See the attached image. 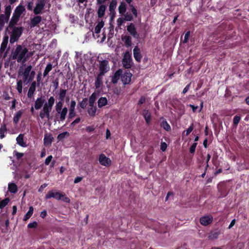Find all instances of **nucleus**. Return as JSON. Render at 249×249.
Masks as SVG:
<instances>
[{"mask_svg": "<svg viewBox=\"0 0 249 249\" xmlns=\"http://www.w3.org/2000/svg\"><path fill=\"white\" fill-rule=\"evenodd\" d=\"M160 125L166 131H170L171 130V127L170 125L168 124V123L165 120H163V121L161 123Z\"/></svg>", "mask_w": 249, "mask_h": 249, "instance_id": "c9c22d12", "label": "nucleus"}, {"mask_svg": "<svg viewBox=\"0 0 249 249\" xmlns=\"http://www.w3.org/2000/svg\"><path fill=\"white\" fill-rule=\"evenodd\" d=\"M69 135H70L69 133L68 132L66 131V132H64L59 134L58 135L57 139L58 141H61V140H63L66 137L69 136Z\"/></svg>", "mask_w": 249, "mask_h": 249, "instance_id": "c03bdc74", "label": "nucleus"}, {"mask_svg": "<svg viewBox=\"0 0 249 249\" xmlns=\"http://www.w3.org/2000/svg\"><path fill=\"white\" fill-rule=\"evenodd\" d=\"M144 118L147 124H149L151 121V115L148 110H145L144 112Z\"/></svg>", "mask_w": 249, "mask_h": 249, "instance_id": "a19ab883", "label": "nucleus"}, {"mask_svg": "<svg viewBox=\"0 0 249 249\" xmlns=\"http://www.w3.org/2000/svg\"><path fill=\"white\" fill-rule=\"evenodd\" d=\"M123 18L124 19V20L126 21H131L132 19V16L130 14L126 13L124 15V17H123Z\"/></svg>", "mask_w": 249, "mask_h": 249, "instance_id": "8fccbe9b", "label": "nucleus"}, {"mask_svg": "<svg viewBox=\"0 0 249 249\" xmlns=\"http://www.w3.org/2000/svg\"><path fill=\"white\" fill-rule=\"evenodd\" d=\"M23 110H20L15 113L13 117V122L14 124H17L18 123L21 116L23 114Z\"/></svg>", "mask_w": 249, "mask_h": 249, "instance_id": "a211bd4d", "label": "nucleus"}, {"mask_svg": "<svg viewBox=\"0 0 249 249\" xmlns=\"http://www.w3.org/2000/svg\"><path fill=\"white\" fill-rule=\"evenodd\" d=\"M75 108H69L68 117L69 119L72 118L76 116Z\"/></svg>", "mask_w": 249, "mask_h": 249, "instance_id": "37998d69", "label": "nucleus"}, {"mask_svg": "<svg viewBox=\"0 0 249 249\" xmlns=\"http://www.w3.org/2000/svg\"><path fill=\"white\" fill-rule=\"evenodd\" d=\"M67 94V90L63 89H60L59 92L58 93L59 101L62 102Z\"/></svg>", "mask_w": 249, "mask_h": 249, "instance_id": "473e14b6", "label": "nucleus"}, {"mask_svg": "<svg viewBox=\"0 0 249 249\" xmlns=\"http://www.w3.org/2000/svg\"><path fill=\"white\" fill-rule=\"evenodd\" d=\"M123 41L124 42L125 44L126 45V46H130L131 44V37L129 36H125L123 38Z\"/></svg>", "mask_w": 249, "mask_h": 249, "instance_id": "a18cd8bd", "label": "nucleus"}, {"mask_svg": "<svg viewBox=\"0 0 249 249\" xmlns=\"http://www.w3.org/2000/svg\"><path fill=\"white\" fill-rule=\"evenodd\" d=\"M12 10V7L10 5H8L5 7V14L3 15H5V17L9 18L10 16L11 15V12Z\"/></svg>", "mask_w": 249, "mask_h": 249, "instance_id": "ea45409f", "label": "nucleus"}, {"mask_svg": "<svg viewBox=\"0 0 249 249\" xmlns=\"http://www.w3.org/2000/svg\"><path fill=\"white\" fill-rule=\"evenodd\" d=\"M19 18V17L13 14L9 22V27H12L14 25L16 24L18 21Z\"/></svg>", "mask_w": 249, "mask_h": 249, "instance_id": "4be33fe9", "label": "nucleus"}, {"mask_svg": "<svg viewBox=\"0 0 249 249\" xmlns=\"http://www.w3.org/2000/svg\"><path fill=\"white\" fill-rule=\"evenodd\" d=\"M34 6V3L32 1H29L27 3V9L29 10H32Z\"/></svg>", "mask_w": 249, "mask_h": 249, "instance_id": "e2e57ef3", "label": "nucleus"}, {"mask_svg": "<svg viewBox=\"0 0 249 249\" xmlns=\"http://www.w3.org/2000/svg\"><path fill=\"white\" fill-rule=\"evenodd\" d=\"M99 162L101 165L105 166H109L111 164V160L110 159L103 154L99 156Z\"/></svg>", "mask_w": 249, "mask_h": 249, "instance_id": "9b49d317", "label": "nucleus"}, {"mask_svg": "<svg viewBox=\"0 0 249 249\" xmlns=\"http://www.w3.org/2000/svg\"><path fill=\"white\" fill-rule=\"evenodd\" d=\"M61 196H62V198L61 200L68 203L70 202V198H68L64 193L62 192Z\"/></svg>", "mask_w": 249, "mask_h": 249, "instance_id": "de8ad7c7", "label": "nucleus"}, {"mask_svg": "<svg viewBox=\"0 0 249 249\" xmlns=\"http://www.w3.org/2000/svg\"><path fill=\"white\" fill-rule=\"evenodd\" d=\"M52 159H53L52 156H51V155L49 156L45 160V164L46 165H48L50 164L51 160H52Z\"/></svg>", "mask_w": 249, "mask_h": 249, "instance_id": "4d7b16f0", "label": "nucleus"}, {"mask_svg": "<svg viewBox=\"0 0 249 249\" xmlns=\"http://www.w3.org/2000/svg\"><path fill=\"white\" fill-rule=\"evenodd\" d=\"M33 55V53L29 52L24 46L18 45L13 51L11 57L13 59L16 60L18 63H24Z\"/></svg>", "mask_w": 249, "mask_h": 249, "instance_id": "f257e3e1", "label": "nucleus"}, {"mask_svg": "<svg viewBox=\"0 0 249 249\" xmlns=\"http://www.w3.org/2000/svg\"><path fill=\"white\" fill-rule=\"evenodd\" d=\"M17 89L19 93H21L22 91V81L20 80L17 82Z\"/></svg>", "mask_w": 249, "mask_h": 249, "instance_id": "49530a36", "label": "nucleus"}, {"mask_svg": "<svg viewBox=\"0 0 249 249\" xmlns=\"http://www.w3.org/2000/svg\"><path fill=\"white\" fill-rule=\"evenodd\" d=\"M125 22L123 17H120L117 19V26L115 30L118 31L121 29L122 25Z\"/></svg>", "mask_w": 249, "mask_h": 249, "instance_id": "7c9ffc66", "label": "nucleus"}, {"mask_svg": "<svg viewBox=\"0 0 249 249\" xmlns=\"http://www.w3.org/2000/svg\"><path fill=\"white\" fill-rule=\"evenodd\" d=\"M34 212V208L32 206H30L29 207V210L26 213V214L25 215L23 220L24 221L27 220L28 219H29L31 216L32 215Z\"/></svg>", "mask_w": 249, "mask_h": 249, "instance_id": "2f4dec72", "label": "nucleus"}, {"mask_svg": "<svg viewBox=\"0 0 249 249\" xmlns=\"http://www.w3.org/2000/svg\"><path fill=\"white\" fill-rule=\"evenodd\" d=\"M36 82L35 81H34L32 83V84L29 88V90H28V93H27L28 97L31 98L33 96L34 92L36 90Z\"/></svg>", "mask_w": 249, "mask_h": 249, "instance_id": "f3484780", "label": "nucleus"}, {"mask_svg": "<svg viewBox=\"0 0 249 249\" xmlns=\"http://www.w3.org/2000/svg\"><path fill=\"white\" fill-rule=\"evenodd\" d=\"M127 30L128 32L133 36H135L137 35L134 25L132 23H130L127 27Z\"/></svg>", "mask_w": 249, "mask_h": 249, "instance_id": "a878e982", "label": "nucleus"}, {"mask_svg": "<svg viewBox=\"0 0 249 249\" xmlns=\"http://www.w3.org/2000/svg\"><path fill=\"white\" fill-rule=\"evenodd\" d=\"M83 179V178L82 177H77L76 178H75L74 180V183H77L79 182H80Z\"/></svg>", "mask_w": 249, "mask_h": 249, "instance_id": "0e129e2a", "label": "nucleus"}, {"mask_svg": "<svg viewBox=\"0 0 249 249\" xmlns=\"http://www.w3.org/2000/svg\"><path fill=\"white\" fill-rule=\"evenodd\" d=\"M190 32L189 31L188 32H187L185 34V36H184V40L183 41V42L184 43H186L188 42V38L190 36Z\"/></svg>", "mask_w": 249, "mask_h": 249, "instance_id": "5fc2aeb1", "label": "nucleus"}, {"mask_svg": "<svg viewBox=\"0 0 249 249\" xmlns=\"http://www.w3.org/2000/svg\"><path fill=\"white\" fill-rule=\"evenodd\" d=\"M54 107L56 111L55 119L58 122L64 121L68 113L67 107H63V103L61 101L56 102Z\"/></svg>", "mask_w": 249, "mask_h": 249, "instance_id": "7ed1b4c3", "label": "nucleus"}, {"mask_svg": "<svg viewBox=\"0 0 249 249\" xmlns=\"http://www.w3.org/2000/svg\"><path fill=\"white\" fill-rule=\"evenodd\" d=\"M104 75L99 73L96 77L95 82V87L96 89H99L101 87L103 84V78Z\"/></svg>", "mask_w": 249, "mask_h": 249, "instance_id": "dca6fc26", "label": "nucleus"}, {"mask_svg": "<svg viewBox=\"0 0 249 249\" xmlns=\"http://www.w3.org/2000/svg\"><path fill=\"white\" fill-rule=\"evenodd\" d=\"M240 119H241V118L240 116H237V115L235 116L234 117L233 120L234 124L235 125H237L239 123V122H240Z\"/></svg>", "mask_w": 249, "mask_h": 249, "instance_id": "603ef678", "label": "nucleus"}, {"mask_svg": "<svg viewBox=\"0 0 249 249\" xmlns=\"http://www.w3.org/2000/svg\"><path fill=\"white\" fill-rule=\"evenodd\" d=\"M23 135L22 134H19L16 139L17 143L20 146L25 147L27 146V144L24 142L23 140Z\"/></svg>", "mask_w": 249, "mask_h": 249, "instance_id": "aec40b11", "label": "nucleus"}, {"mask_svg": "<svg viewBox=\"0 0 249 249\" xmlns=\"http://www.w3.org/2000/svg\"><path fill=\"white\" fill-rule=\"evenodd\" d=\"M190 84H188L185 88L184 89H183V91H182V93L183 94H185L186 93L188 90H189V89H190Z\"/></svg>", "mask_w": 249, "mask_h": 249, "instance_id": "774afa93", "label": "nucleus"}, {"mask_svg": "<svg viewBox=\"0 0 249 249\" xmlns=\"http://www.w3.org/2000/svg\"><path fill=\"white\" fill-rule=\"evenodd\" d=\"M32 67L31 65L28 66L23 70L20 68L18 73L23 76V80L26 84L31 81L34 78L35 72L32 71Z\"/></svg>", "mask_w": 249, "mask_h": 249, "instance_id": "20e7f679", "label": "nucleus"}, {"mask_svg": "<svg viewBox=\"0 0 249 249\" xmlns=\"http://www.w3.org/2000/svg\"><path fill=\"white\" fill-rule=\"evenodd\" d=\"M167 148V144L164 142H162L160 145V149L162 151H165Z\"/></svg>", "mask_w": 249, "mask_h": 249, "instance_id": "052dcab7", "label": "nucleus"}, {"mask_svg": "<svg viewBox=\"0 0 249 249\" xmlns=\"http://www.w3.org/2000/svg\"><path fill=\"white\" fill-rule=\"evenodd\" d=\"M7 128L5 124H2L0 127V139H3L4 137V134L7 132Z\"/></svg>", "mask_w": 249, "mask_h": 249, "instance_id": "72a5a7b5", "label": "nucleus"}, {"mask_svg": "<svg viewBox=\"0 0 249 249\" xmlns=\"http://www.w3.org/2000/svg\"><path fill=\"white\" fill-rule=\"evenodd\" d=\"M8 37L5 36L4 37L3 41L1 44L0 48V53L3 52L5 49H6L7 43H8Z\"/></svg>", "mask_w": 249, "mask_h": 249, "instance_id": "c85d7f7f", "label": "nucleus"}, {"mask_svg": "<svg viewBox=\"0 0 249 249\" xmlns=\"http://www.w3.org/2000/svg\"><path fill=\"white\" fill-rule=\"evenodd\" d=\"M132 74L129 72H125L121 76V80L124 84H128L131 81Z\"/></svg>", "mask_w": 249, "mask_h": 249, "instance_id": "4468645a", "label": "nucleus"}, {"mask_svg": "<svg viewBox=\"0 0 249 249\" xmlns=\"http://www.w3.org/2000/svg\"><path fill=\"white\" fill-rule=\"evenodd\" d=\"M10 199L9 198H6L3 200L0 198V209H2L5 207L9 203Z\"/></svg>", "mask_w": 249, "mask_h": 249, "instance_id": "e433bc0d", "label": "nucleus"}, {"mask_svg": "<svg viewBox=\"0 0 249 249\" xmlns=\"http://www.w3.org/2000/svg\"><path fill=\"white\" fill-rule=\"evenodd\" d=\"M76 104V102L74 100H71L69 108H75Z\"/></svg>", "mask_w": 249, "mask_h": 249, "instance_id": "338daca9", "label": "nucleus"}, {"mask_svg": "<svg viewBox=\"0 0 249 249\" xmlns=\"http://www.w3.org/2000/svg\"><path fill=\"white\" fill-rule=\"evenodd\" d=\"M8 189L10 193L13 194H15L18 191L17 186L14 183H9L8 184Z\"/></svg>", "mask_w": 249, "mask_h": 249, "instance_id": "b1692460", "label": "nucleus"}, {"mask_svg": "<svg viewBox=\"0 0 249 249\" xmlns=\"http://www.w3.org/2000/svg\"><path fill=\"white\" fill-rule=\"evenodd\" d=\"M81 119L80 117H78L75 119L71 124V125L74 126L76 124L79 123L80 122Z\"/></svg>", "mask_w": 249, "mask_h": 249, "instance_id": "680f3d73", "label": "nucleus"}, {"mask_svg": "<svg viewBox=\"0 0 249 249\" xmlns=\"http://www.w3.org/2000/svg\"><path fill=\"white\" fill-rule=\"evenodd\" d=\"M22 27H14L10 36V42L12 44L17 41L22 34Z\"/></svg>", "mask_w": 249, "mask_h": 249, "instance_id": "39448f33", "label": "nucleus"}, {"mask_svg": "<svg viewBox=\"0 0 249 249\" xmlns=\"http://www.w3.org/2000/svg\"><path fill=\"white\" fill-rule=\"evenodd\" d=\"M96 94L94 93H92L89 99V106H94V103L96 100Z\"/></svg>", "mask_w": 249, "mask_h": 249, "instance_id": "79ce46f5", "label": "nucleus"}, {"mask_svg": "<svg viewBox=\"0 0 249 249\" xmlns=\"http://www.w3.org/2000/svg\"><path fill=\"white\" fill-rule=\"evenodd\" d=\"M104 25V22L102 20L99 21L97 25L95 27L94 33L96 34H99L101 31V29L103 27Z\"/></svg>", "mask_w": 249, "mask_h": 249, "instance_id": "cd10ccee", "label": "nucleus"}, {"mask_svg": "<svg viewBox=\"0 0 249 249\" xmlns=\"http://www.w3.org/2000/svg\"><path fill=\"white\" fill-rule=\"evenodd\" d=\"M218 233L217 232H215V233H212V234H210L208 236V238L210 240H214L215 239H216L218 237Z\"/></svg>", "mask_w": 249, "mask_h": 249, "instance_id": "864d4df0", "label": "nucleus"}, {"mask_svg": "<svg viewBox=\"0 0 249 249\" xmlns=\"http://www.w3.org/2000/svg\"><path fill=\"white\" fill-rule=\"evenodd\" d=\"M120 14H124L126 11V5L124 3L121 2L118 8Z\"/></svg>", "mask_w": 249, "mask_h": 249, "instance_id": "58836bf2", "label": "nucleus"}, {"mask_svg": "<svg viewBox=\"0 0 249 249\" xmlns=\"http://www.w3.org/2000/svg\"><path fill=\"white\" fill-rule=\"evenodd\" d=\"M53 68V65L51 63H48L44 71L43 72V76L46 77L49 73V72L52 70Z\"/></svg>", "mask_w": 249, "mask_h": 249, "instance_id": "f704fd0d", "label": "nucleus"}, {"mask_svg": "<svg viewBox=\"0 0 249 249\" xmlns=\"http://www.w3.org/2000/svg\"><path fill=\"white\" fill-rule=\"evenodd\" d=\"M86 101H87V99L85 98L84 99H83L79 104V106L80 107L82 108H84L86 106Z\"/></svg>", "mask_w": 249, "mask_h": 249, "instance_id": "13d9d810", "label": "nucleus"}, {"mask_svg": "<svg viewBox=\"0 0 249 249\" xmlns=\"http://www.w3.org/2000/svg\"><path fill=\"white\" fill-rule=\"evenodd\" d=\"M42 18L40 16H36L30 19V26L33 28L37 26L41 21Z\"/></svg>", "mask_w": 249, "mask_h": 249, "instance_id": "f8f14e48", "label": "nucleus"}, {"mask_svg": "<svg viewBox=\"0 0 249 249\" xmlns=\"http://www.w3.org/2000/svg\"><path fill=\"white\" fill-rule=\"evenodd\" d=\"M99 6L97 9V15L99 18L103 17L105 14L106 6L104 4H98Z\"/></svg>", "mask_w": 249, "mask_h": 249, "instance_id": "2eb2a0df", "label": "nucleus"}, {"mask_svg": "<svg viewBox=\"0 0 249 249\" xmlns=\"http://www.w3.org/2000/svg\"><path fill=\"white\" fill-rule=\"evenodd\" d=\"M37 226V222L36 221H34L32 223H30L28 225V228H35Z\"/></svg>", "mask_w": 249, "mask_h": 249, "instance_id": "bf43d9fd", "label": "nucleus"}, {"mask_svg": "<svg viewBox=\"0 0 249 249\" xmlns=\"http://www.w3.org/2000/svg\"><path fill=\"white\" fill-rule=\"evenodd\" d=\"M122 63L124 67L126 69L130 68L132 64V58L129 52L125 53L123 59Z\"/></svg>", "mask_w": 249, "mask_h": 249, "instance_id": "423d86ee", "label": "nucleus"}, {"mask_svg": "<svg viewBox=\"0 0 249 249\" xmlns=\"http://www.w3.org/2000/svg\"><path fill=\"white\" fill-rule=\"evenodd\" d=\"M213 220V217L211 215H207L200 218V223L203 226H207L210 224Z\"/></svg>", "mask_w": 249, "mask_h": 249, "instance_id": "9d476101", "label": "nucleus"}, {"mask_svg": "<svg viewBox=\"0 0 249 249\" xmlns=\"http://www.w3.org/2000/svg\"><path fill=\"white\" fill-rule=\"evenodd\" d=\"M54 102L55 99L54 97L51 96L48 99L47 102L44 104L42 109L39 112V117L42 119L45 118H47L48 120L50 119V113Z\"/></svg>", "mask_w": 249, "mask_h": 249, "instance_id": "f03ea898", "label": "nucleus"}, {"mask_svg": "<svg viewBox=\"0 0 249 249\" xmlns=\"http://www.w3.org/2000/svg\"><path fill=\"white\" fill-rule=\"evenodd\" d=\"M45 101L44 97H40L37 98L35 101V108L36 110L40 109L44 106Z\"/></svg>", "mask_w": 249, "mask_h": 249, "instance_id": "ddd939ff", "label": "nucleus"}, {"mask_svg": "<svg viewBox=\"0 0 249 249\" xmlns=\"http://www.w3.org/2000/svg\"><path fill=\"white\" fill-rule=\"evenodd\" d=\"M24 10L25 8L23 6L18 5L15 9L13 14L20 17L21 14L24 11Z\"/></svg>", "mask_w": 249, "mask_h": 249, "instance_id": "5701e85b", "label": "nucleus"}, {"mask_svg": "<svg viewBox=\"0 0 249 249\" xmlns=\"http://www.w3.org/2000/svg\"><path fill=\"white\" fill-rule=\"evenodd\" d=\"M62 192L57 191L55 190L50 191L46 195V199H49L53 197L57 200H60L62 198V196H61Z\"/></svg>", "mask_w": 249, "mask_h": 249, "instance_id": "6e6552de", "label": "nucleus"}, {"mask_svg": "<svg viewBox=\"0 0 249 249\" xmlns=\"http://www.w3.org/2000/svg\"><path fill=\"white\" fill-rule=\"evenodd\" d=\"M48 184L46 183H44L41 185L38 189V192H41L47 186Z\"/></svg>", "mask_w": 249, "mask_h": 249, "instance_id": "69168bd1", "label": "nucleus"}, {"mask_svg": "<svg viewBox=\"0 0 249 249\" xmlns=\"http://www.w3.org/2000/svg\"><path fill=\"white\" fill-rule=\"evenodd\" d=\"M194 129V126H193V124H192V125H191L186 130V132L185 131H184L183 132V135H185H185L186 136H188L192 131V130H193Z\"/></svg>", "mask_w": 249, "mask_h": 249, "instance_id": "09e8293b", "label": "nucleus"}, {"mask_svg": "<svg viewBox=\"0 0 249 249\" xmlns=\"http://www.w3.org/2000/svg\"><path fill=\"white\" fill-rule=\"evenodd\" d=\"M14 156L18 159H19L24 156V154L22 153H19L17 151L14 152Z\"/></svg>", "mask_w": 249, "mask_h": 249, "instance_id": "3c124183", "label": "nucleus"}, {"mask_svg": "<svg viewBox=\"0 0 249 249\" xmlns=\"http://www.w3.org/2000/svg\"><path fill=\"white\" fill-rule=\"evenodd\" d=\"M134 57L136 61L140 62L141 60L142 56L140 52V50L137 47H135L133 49Z\"/></svg>", "mask_w": 249, "mask_h": 249, "instance_id": "6ab92c4d", "label": "nucleus"}, {"mask_svg": "<svg viewBox=\"0 0 249 249\" xmlns=\"http://www.w3.org/2000/svg\"><path fill=\"white\" fill-rule=\"evenodd\" d=\"M197 145L196 142L194 143L190 148V152L191 153H194L195 151V149Z\"/></svg>", "mask_w": 249, "mask_h": 249, "instance_id": "6e6d98bb", "label": "nucleus"}, {"mask_svg": "<svg viewBox=\"0 0 249 249\" xmlns=\"http://www.w3.org/2000/svg\"><path fill=\"white\" fill-rule=\"evenodd\" d=\"M109 70V66L108 65V62L107 60H104L101 61L99 65V73L103 75L107 72Z\"/></svg>", "mask_w": 249, "mask_h": 249, "instance_id": "1a4fd4ad", "label": "nucleus"}, {"mask_svg": "<svg viewBox=\"0 0 249 249\" xmlns=\"http://www.w3.org/2000/svg\"><path fill=\"white\" fill-rule=\"evenodd\" d=\"M117 2L116 0H112L109 5V10L111 13H113L116 8Z\"/></svg>", "mask_w": 249, "mask_h": 249, "instance_id": "c756f323", "label": "nucleus"}, {"mask_svg": "<svg viewBox=\"0 0 249 249\" xmlns=\"http://www.w3.org/2000/svg\"><path fill=\"white\" fill-rule=\"evenodd\" d=\"M122 74V71L121 70L117 71L114 74V76L112 78V82L113 83H117L118 80L120 79V76Z\"/></svg>", "mask_w": 249, "mask_h": 249, "instance_id": "393cba45", "label": "nucleus"}, {"mask_svg": "<svg viewBox=\"0 0 249 249\" xmlns=\"http://www.w3.org/2000/svg\"><path fill=\"white\" fill-rule=\"evenodd\" d=\"M90 107L88 110V114L91 116H94L96 112V107L94 106H89Z\"/></svg>", "mask_w": 249, "mask_h": 249, "instance_id": "4c0bfd02", "label": "nucleus"}, {"mask_svg": "<svg viewBox=\"0 0 249 249\" xmlns=\"http://www.w3.org/2000/svg\"><path fill=\"white\" fill-rule=\"evenodd\" d=\"M107 104V100L106 97H101L98 101V106L101 108Z\"/></svg>", "mask_w": 249, "mask_h": 249, "instance_id": "bb28decb", "label": "nucleus"}, {"mask_svg": "<svg viewBox=\"0 0 249 249\" xmlns=\"http://www.w3.org/2000/svg\"><path fill=\"white\" fill-rule=\"evenodd\" d=\"M9 18L5 17V15H0V31L2 30L5 23L8 21Z\"/></svg>", "mask_w": 249, "mask_h": 249, "instance_id": "412c9836", "label": "nucleus"}, {"mask_svg": "<svg viewBox=\"0 0 249 249\" xmlns=\"http://www.w3.org/2000/svg\"><path fill=\"white\" fill-rule=\"evenodd\" d=\"M45 4V0H38L34 9V13L36 15L42 13V11L44 9Z\"/></svg>", "mask_w": 249, "mask_h": 249, "instance_id": "0eeeda50", "label": "nucleus"}]
</instances>
